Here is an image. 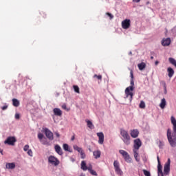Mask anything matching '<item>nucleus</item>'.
Here are the masks:
<instances>
[{
  "label": "nucleus",
  "instance_id": "de8ad7c7",
  "mask_svg": "<svg viewBox=\"0 0 176 176\" xmlns=\"http://www.w3.org/2000/svg\"><path fill=\"white\" fill-rule=\"evenodd\" d=\"M157 160L158 162V164H160V159L159 158V156L157 157Z\"/></svg>",
  "mask_w": 176,
  "mask_h": 176
},
{
  "label": "nucleus",
  "instance_id": "72a5a7b5",
  "mask_svg": "<svg viewBox=\"0 0 176 176\" xmlns=\"http://www.w3.org/2000/svg\"><path fill=\"white\" fill-rule=\"evenodd\" d=\"M106 14L109 17L110 20H112V19H113V15H112V14L107 12Z\"/></svg>",
  "mask_w": 176,
  "mask_h": 176
},
{
  "label": "nucleus",
  "instance_id": "49530a36",
  "mask_svg": "<svg viewBox=\"0 0 176 176\" xmlns=\"http://www.w3.org/2000/svg\"><path fill=\"white\" fill-rule=\"evenodd\" d=\"M62 108H63V109H67V105L63 104V105L62 106Z\"/></svg>",
  "mask_w": 176,
  "mask_h": 176
},
{
  "label": "nucleus",
  "instance_id": "a211bd4d",
  "mask_svg": "<svg viewBox=\"0 0 176 176\" xmlns=\"http://www.w3.org/2000/svg\"><path fill=\"white\" fill-rule=\"evenodd\" d=\"M167 72H168V76L170 78H173V76L174 75V69L171 67H168L167 69Z\"/></svg>",
  "mask_w": 176,
  "mask_h": 176
},
{
  "label": "nucleus",
  "instance_id": "f8f14e48",
  "mask_svg": "<svg viewBox=\"0 0 176 176\" xmlns=\"http://www.w3.org/2000/svg\"><path fill=\"white\" fill-rule=\"evenodd\" d=\"M170 43H171V38H163L162 41V46H170Z\"/></svg>",
  "mask_w": 176,
  "mask_h": 176
},
{
  "label": "nucleus",
  "instance_id": "393cba45",
  "mask_svg": "<svg viewBox=\"0 0 176 176\" xmlns=\"http://www.w3.org/2000/svg\"><path fill=\"white\" fill-rule=\"evenodd\" d=\"M81 169L84 171L87 170V166H86V162L85 161L81 162Z\"/></svg>",
  "mask_w": 176,
  "mask_h": 176
},
{
  "label": "nucleus",
  "instance_id": "6e6d98bb",
  "mask_svg": "<svg viewBox=\"0 0 176 176\" xmlns=\"http://www.w3.org/2000/svg\"><path fill=\"white\" fill-rule=\"evenodd\" d=\"M151 60H153V56H151Z\"/></svg>",
  "mask_w": 176,
  "mask_h": 176
},
{
  "label": "nucleus",
  "instance_id": "5fc2aeb1",
  "mask_svg": "<svg viewBox=\"0 0 176 176\" xmlns=\"http://www.w3.org/2000/svg\"><path fill=\"white\" fill-rule=\"evenodd\" d=\"M0 153H1V155H3V151L0 149Z\"/></svg>",
  "mask_w": 176,
  "mask_h": 176
},
{
  "label": "nucleus",
  "instance_id": "f704fd0d",
  "mask_svg": "<svg viewBox=\"0 0 176 176\" xmlns=\"http://www.w3.org/2000/svg\"><path fill=\"white\" fill-rule=\"evenodd\" d=\"M28 149H30V146L28 144H26L23 148V151H25V152H27Z\"/></svg>",
  "mask_w": 176,
  "mask_h": 176
},
{
  "label": "nucleus",
  "instance_id": "f03ea898",
  "mask_svg": "<svg viewBox=\"0 0 176 176\" xmlns=\"http://www.w3.org/2000/svg\"><path fill=\"white\" fill-rule=\"evenodd\" d=\"M120 135L122 136V140L125 145H130L131 144V138L129 134V132L124 129H120Z\"/></svg>",
  "mask_w": 176,
  "mask_h": 176
},
{
  "label": "nucleus",
  "instance_id": "37998d69",
  "mask_svg": "<svg viewBox=\"0 0 176 176\" xmlns=\"http://www.w3.org/2000/svg\"><path fill=\"white\" fill-rule=\"evenodd\" d=\"M170 163H171V160H170V158H168L167 162L165 164H166L167 166H170Z\"/></svg>",
  "mask_w": 176,
  "mask_h": 176
},
{
  "label": "nucleus",
  "instance_id": "9d476101",
  "mask_svg": "<svg viewBox=\"0 0 176 176\" xmlns=\"http://www.w3.org/2000/svg\"><path fill=\"white\" fill-rule=\"evenodd\" d=\"M45 133L47 138H49L50 141H53V140H54V137L53 136V133L50 131V130H49L47 128H45Z\"/></svg>",
  "mask_w": 176,
  "mask_h": 176
},
{
  "label": "nucleus",
  "instance_id": "09e8293b",
  "mask_svg": "<svg viewBox=\"0 0 176 176\" xmlns=\"http://www.w3.org/2000/svg\"><path fill=\"white\" fill-rule=\"evenodd\" d=\"M55 135H56V137H57L58 138H60V133H56Z\"/></svg>",
  "mask_w": 176,
  "mask_h": 176
},
{
  "label": "nucleus",
  "instance_id": "20e7f679",
  "mask_svg": "<svg viewBox=\"0 0 176 176\" xmlns=\"http://www.w3.org/2000/svg\"><path fill=\"white\" fill-rule=\"evenodd\" d=\"M48 163H50V164H52V166H55V167H57V166L60 164V160H58L57 157L53 155H50L48 157Z\"/></svg>",
  "mask_w": 176,
  "mask_h": 176
},
{
  "label": "nucleus",
  "instance_id": "6e6552de",
  "mask_svg": "<svg viewBox=\"0 0 176 176\" xmlns=\"http://www.w3.org/2000/svg\"><path fill=\"white\" fill-rule=\"evenodd\" d=\"M142 145V142H141V140H140V138L133 140V148L134 149H136V151H138V149L141 148Z\"/></svg>",
  "mask_w": 176,
  "mask_h": 176
},
{
  "label": "nucleus",
  "instance_id": "ddd939ff",
  "mask_svg": "<svg viewBox=\"0 0 176 176\" xmlns=\"http://www.w3.org/2000/svg\"><path fill=\"white\" fill-rule=\"evenodd\" d=\"M130 135L132 138H137L140 135V131H138V129L131 130Z\"/></svg>",
  "mask_w": 176,
  "mask_h": 176
},
{
  "label": "nucleus",
  "instance_id": "0eeeda50",
  "mask_svg": "<svg viewBox=\"0 0 176 176\" xmlns=\"http://www.w3.org/2000/svg\"><path fill=\"white\" fill-rule=\"evenodd\" d=\"M16 141V138L10 136L4 141V144L13 146Z\"/></svg>",
  "mask_w": 176,
  "mask_h": 176
},
{
  "label": "nucleus",
  "instance_id": "39448f33",
  "mask_svg": "<svg viewBox=\"0 0 176 176\" xmlns=\"http://www.w3.org/2000/svg\"><path fill=\"white\" fill-rule=\"evenodd\" d=\"M119 153L122 155L126 163H131V157H130V155H129V153H127V151L124 150H120Z\"/></svg>",
  "mask_w": 176,
  "mask_h": 176
},
{
  "label": "nucleus",
  "instance_id": "7ed1b4c3",
  "mask_svg": "<svg viewBox=\"0 0 176 176\" xmlns=\"http://www.w3.org/2000/svg\"><path fill=\"white\" fill-rule=\"evenodd\" d=\"M133 90H134V79H131V86L128 87L125 89V94L126 97H129L130 96L131 99L130 101L133 100Z\"/></svg>",
  "mask_w": 176,
  "mask_h": 176
},
{
  "label": "nucleus",
  "instance_id": "473e14b6",
  "mask_svg": "<svg viewBox=\"0 0 176 176\" xmlns=\"http://www.w3.org/2000/svg\"><path fill=\"white\" fill-rule=\"evenodd\" d=\"M80 153L81 159H85V157H86V154H85V152H83V151L82 152H80Z\"/></svg>",
  "mask_w": 176,
  "mask_h": 176
},
{
  "label": "nucleus",
  "instance_id": "2f4dec72",
  "mask_svg": "<svg viewBox=\"0 0 176 176\" xmlns=\"http://www.w3.org/2000/svg\"><path fill=\"white\" fill-rule=\"evenodd\" d=\"M94 78H97V79H98L99 80H101V79H102V76H101V75H97V74H95L94 76Z\"/></svg>",
  "mask_w": 176,
  "mask_h": 176
},
{
  "label": "nucleus",
  "instance_id": "13d9d810",
  "mask_svg": "<svg viewBox=\"0 0 176 176\" xmlns=\"http://www.w3.org/2000/svg\"><path fill=\"white\" fill-rule=\"evenodd\" d=\"M164 86H165V87H166V85H165Z\"/></svg>",
  "mask_w": 176,
  "mask_h": 176
},
{
  "label": "nucleus",
  "instance_id": "dca6fc26",
  "mask_svg": "<svg viewBox=\"0 0 176 176\" xmlns=\"http://www.w3.org/2000/svg\"><path fill=\"white\" fill-rule=\"evenodd\" d=\"M167 102H166V98H162L161 100V102L160 104V107L161 108V109H164L166 108V105Z\"/></svg>",
  "mask_w": 176,
  "mask_h": 176
},
{
  "label": "nucleus",
  "instance_id": "c03bdc74",
  "mask_svg": "<svg viewBox=\"0 0 176 176\" xmlns=\"http://www.w3.org/2000/svg\"><path fill=\"white\" fill-rule=\"evenodd\" d=\"M41 16H42L43 17H46V14H45V12H41Z\"/></svg>",
  "mask_w": 176,
  "mask_h": 176
},
{
  "label": "nucleus",
  "instance_id": "a18cd8bd",
  "mask_svg": "<svg viewBox=\"0 0 176 176\" xmlns=\"http://www.w3.org/2000/svg\"><path fill=\"white\" fill-rule=\"evenodd\" d=\"M141 0H133V2H136V3H138Z\"/></svg>",
  "mask_w": 176,
  "mask_h": 176
},
{
  "label": "nucleus",
  "instance_id": "c756f323",
  "mask_svg": "<svg viewBox=\"0 0 176 176\" xmlns=\"http://www.w3.org/2000/svg\"><path fill=\"white\" fill-rule=\"evenodd\" d=\"M143 173L145 176H151V172H149L145 169L143 170Z\"/></svg>",
  "mask_w": 176,
  "mask_h": 176
},
{
  "label": "nucleus",
  "instance_id": "5701e85b",
  "mask_svg": "<svg viewBox=\"0 0 176 176\" xmlns=\"http://www.w3.org/2000/svg\"><path fill=\"white\" fill-rule=\"evenodd\" d=\"M12 104L14 107H19L20 105V102L19 101V100L16 99V98H13L12 99Z\"/></svg>",
  "mask_w": 176,
  "mask_h": 176
},
{
  "label": "nucleus",
  "instance_id": "6ab92c4d",
  "mask_svg": "<svg viewBox=\"0 0 176 176\" xmlns=\"http://www.w3.org/2000/svg\"><path fill=\"white\" fill-rule=\"evenodd\" d=\"M93 155L95 159H100V157H101V151H94Z\"/></svg>",
  "mask_w": 176,
  "mask_h": 176
},
{
  "label": "nucleus",
  "instance_id": "864d4df0",
  "mask_svg": "<svg viewBox=\"0 0 176 176\" xmlns=\"http://www.w3.org/2000/svg\"><path fill=\"white\" fill-rule=\"evenodd\" d=\"M151 56H153V55L155 54V52H151Z\"/></svg>",
  "mask_w": 176,
  "mask_h": 176
},
{
  "label": "nucleus",
  "instance_id": "4d7b16f0",
  "mask_svg": "<svg viewBox=\"0 0 176 176\" xmlns=\"http://www.w3.org/2000/svg\"><path fill=\"white\" fill-rule=\"evenodd\" d=\"M160 146H162V145H163L162 144V142H160Z\"/></svg>",
  "mask_w": 176,
  "mask_h": 176
},
{
  "label": "nucleus",
  "instance_id": "412c9836",
  "mask_svg": "<svg viewBox=\"0 0 176 176\" xmlns=\"http://www.w3.org/2000/svg\"><path fill=\"white\" fill-rule=\"evenodd\" d=\"M164 174H166V175H167V174L170 173V165H166V164L164 165Z\"/></svg>",
  "mask_w": 176,
  "mask_h": 176
},
{
  "label": "nucleus",
  "instance_id": "1a4fd4ad",
  "mask_svg": "<svg viewBox=\"0 0 176 176\" xmlns=\"http://www.w3.org/2000/svg\"><path fill=\"white\" fill-rule=\"evenodd\" d=\"M131 25V21L130 19H125L122 21V27L123 30H129Z\"/></svg>",
  "mask_w": 176,
  "mask_h": 176
},
{
  "label": "nucleus",
  "instance_id": "58836bf2",
  "mask_svg": "<svg viewBox=\"0 0 176 176\" xmlns=\"http://www.w3.org/2000/svg\"><path fill=\"white\" fill-rule=\"evenodd\" d=\"M87 170H88V171H89V173L93 170V167L91 166V165H90L89 166H87Z\"/></svg>",
  "mask_w": 176,
  "mask_h": 176
},
{
  "label": "nucleus",
  "instance_id": "7c9ffc66",
  "mask_svg": "<svg viewBox=\"0 0 176 176\" xmlns=\"http://www.w3.org/2000/svg\"><path fill=\"white\" fill-rule=\"evenodd\" d=\"M133 156L135 159H137V157H138V153L137 152V149H133Z\"/></svg>",
  "mask_w": 176,
  "mask_h": 176
},
{
  "label": "nucleus",
  "instance_id": "9b49d317",
  "mask_svg": "<svg viewBox=\"0 0 176 176\" xmlns=\"http://www.w3.org/2000/svg\"><path fill=\"white\" fill-rule=\"evenodd\" d=\"M96 134L99 138L98 144H100V145H102V144H104V133L102 132H99V133H97Z\"/></svg>",
  "mask_w": 176,
  "mask_h": 176
},
{
  "label": "nucleus",
  "instance_id": "a878e982",
  "mask_svg": "<svg viewBox=\"0 0 176 176\" xmlns=\"http://www.w3.org/2000/svg\"><path fill=\"white\" fill-rule=\"evenodd\" d=\"M74 149L75 151H77V152H79V153H80V152H82L83 150L82 149V148L78 146L77 145H74Z\"/></svg>",
  "mask_w": 176,
  "mask_h": 176
},
{
  "label": "nucleus",
  "instance_id": "ea45409f",
  "mask_svg": "<svg viewBox=\"0 0 176 176\" xmlns=\"http://www.w3.org/2000/svg\"><path fill=\"white\" fill-rule=\"evenodd\" d=\"M130 75H131V79H134V74H133V70H131Z\"/></svg>",
  "mask_w": 176,
  "mask_h": 176
},
{
  "label": "nucleus",
  "instance_id": "79ce46f5",
  "mask_svg": "<svg viewBox=\"0 0 176 176\" xmlns=\"http://www.w3.org/2000/svg\"><path fill=\"white\" fill-rule=\"evenodd\" d=\"M1 109L3 111H6V109H8V105L7 104L4 105L3 107H1Z\"/></svg>",
  "mask_w": 176,
  "mask_h": 176
},
{
  "label": "nucleus",
  "instance_id": "cd10ccee",
  "mask_svg": "<svg viewBox=\"0 0 176 176\" xmlns=\"http://www.w3.org/2000/svg\"><path fill=\"white\" fill-rule=\"evenodd\" d=\"M140 108H141L142 109H144L145 108V102H144L143 100H142L139 104Z\"/></svg>",
  "mask_w": 176,
  "mask_h": 176
},
{
  "label": "nucleus",
  "instance_id": "e433bc0d",
  "mask_svg": "<svg viewBox=\"0 0 176 176\" xmlns=\"http://www.w3.org/2000/svg\"><path fill=\"white\" fill-rule=\"evenodd\" d=\"M89 173H90V174H91L92 175H96V176H97V172H96V170H91Z\"/></svg>",
  "mask_w": 176,
  "mask_h": 176
},
{
  "label": "nucleus",
  "instance_id": "8fccbe9b",
  "mask_svg": "<svg viewBox=\"0 0 176 176\" xmlns=\"http://www.w3.org/2000/svg\"><path fill=\"white\" fill-rule=\"evenodd\" d=\"M75 140V135H73L72 137V138H71V140L72 141H74Z\"/></svg>",
  "mask_w": 176,
  "mask_h": 176
},
{
  "label": "nucleus",
  "instance_id": "bb28decb",
  "mask_svg": "<svg viewBox=\"0 0 176 176\" xmlns=\"http://www.w3.org/2000/svg\"><path fill=\"white\" fill-rule=\"evenodd\" d=\"M73 88L74 89V91L76 93H78V94H79L80 93V91H79V87H78V85H74Z\"/></svg>",
  "mask_w": 176,
  "mask_h": 176
},
{
  "label": "nucleus",
  "instance_id": "423d86ee",
  "mask_svg": "<svg viewBox=\"0 0 176 176\" xmlns=\"http://www.w3.org/2000/svg\"><path fill=\"white\" fill-rule=\"evenodd\" d=\"M113 166H114L116 174H118V175H122V174H123V171H122V169H120L118 161L117 160L114 161Z\"/></svg>",
  "mask_w": 176,
  "mask_h": 176
},
{
  "label": "nucleus",
  "instance_id": "f3484780",
  "mask_svg": "<svg viewBox=\"0 0 176 176\" xmlns=\"http://www.w3.org/2000/svg\"><path fill=\"white\" fill-rule=\"evenodd\" d=\"M6 168H8L10 170H13V168H16V164L14 163H8L6 165Z\"/></svg>",
  "mask_w": 176,
  "mask_h": 176
},
{
  "label": "nucleus",
  "instance_id": "2eb2a0df",
  "mask_svg": "<svg viewBox=\"0 0 176 176\" xmlns=\"http://www.w3.org/2000/svg\"><path fill=\"white\" fill-rule=\"evenodd\" d=\"M53 112L55 116H61L63 115V111L58 108H54L53 109Z\"/></svg>",
  "mask_w": 176,
  "mask_h": 176
},
{
  "label": "nucleus",
  "instance_id": "f257e3e1",
  "mask_svg": "<svg viewBox=\"0 0 176 176\" xmlns=\"http://www.w3.org/2000/svg\"><path fill=\"white\" fill-rule=\"evenodd\" d=\"M171 123L173 124V133L171 132L170 129L167 130V139L172 148H175L176 146V120L174 116L170 118Z\"/></svg>",
  "mask_w": 176,
  "mask_h": 176
},
{
  "label": "nucleus",
  "instance_id": "3c124183",
  "mask_svg": "<svg viewBox=\"0 0 176 176\" xmlns=\"http://www.w3.org/2000/svg\"><path fill=\"white\" fill-rule=\"evenodd\" d=\"M136 162H140V158H138V157H137L136 158H135Z\"/></svg>",
  "mask_w": 176,
  "mask_h": 176
},
{
  "label": "nucleus",
  "instance_id": "c9c22d12",
  "mask_svg": "<svg viewBox=\"0 0 176 176\" xmlns=\"http://www.w3.org/2000/svg\"><path fill=\"white\" fill-rule=\"evenodd\" d=\"M28 155H29V156L32 157V155H33L32 150L31 149L28 150Z\"/></svg>",
  "mask_w": 176,
  "mask_h": 176
},
{
  "label": "nucleus",
  "instance_id": "4c0bfd02",
  "mask_svg": "<svg viewBox=\"0 0 176 176\" xmlns=\"http://www.w3.org/2000/svg\"><path fill=\"white\" fill-rule=\"evenodd\" d=\"M38 140H42V138H43V134L38 133Z\"/></svg>",
  "mask_w": 176,
  "mask_h": 176
},
{
  "label": "nucleus",
  "instance_id": "b1692460",
  "mask_svg": "<svg viewBox=\"0 0 176 176\" xmlns=\"http://www.w3.org/2000/svg\"><path fill=\"white\" fill-rule=\"evenodd\" d=\"M86 122H87V127H89V129H94V125L93 124V122H91V121L86 120Z\"/></svg>",
  "mask_w": 176,
  "mask_h": 176
},
{
  "label": "nucleus",
  "instance_id": "4468645a",
  "mask_svg": "<svg viewBox=\"0 0 176 176\" xmlns=\"http://www.w3.org/2000/svg\"><path fill=\"white\" fill-rule=\"evenodd\" d=\"M55 151L58 155H60V156L63 155V149H61V147L58 144H56L54 146Z\"/></svg>",
  "mask_w": 176,
  "mask_h": 176
},
{
  "label": "nucleus",
  "instance_id": "aec40b11",
  "mask_svg": "<svg viewBox=\"0 0 176 176\" xmlns=\"http://www.w3.org/2000/svg\"><path fill=\"white\" fill-rule=\"evenodd\" d=\"M157 168H158V176H164L163 175V170H162L163 167L162 166V164H158Z\"/></svg>",
  "mask_w": 176,
  "mask_h": 176
},
{
  "label": "nucleus",
  "instance_id": "c85d7f7f",
  "mask_svg": "<svg viewBox=\"0 0 176 176\" xmlns=\"http://www.w3.org/2000/svg\"><path fill=\"white\" fill-rule=\"evenodd\" d=\"M63 149L65 151H69V146H68V144H63Z\"/></svg>",
  "mask_w": 176,
  "mask_h": 176
},
{
  "label": "nucleus",
  "instance_id": "a19ab883",
  "mask_svg": "<svg viewBox=\"0 0 176 176\" xmlns=\"http://www.w3.org/2000/svg\"><path fill=\"white\" fill-rule=\"evenodd\" d=\"M15 119H16L17 120H19V119H20V114L16 113V114H15Z\"/></svg>",
  "mask_w": 176,
  "mask_h": 176
},
{
  "label": "nucleus",
  "instance_id": "4be33fe9",
  "mask_svg": "<svg viewBox=\"0 0 176 176\" xmlns=\"http://www.w3.org/2000/svg\"><path fill=\"white\" fill-rule=\"evenodd\" d=\"M138 67L140 71H142L144 68H146V64H145V63L142 62V63L138 64Z\"/></svg>",
  "mask_w": 176,
  "mask_h": 176
},
{
  "label": "nucleus",
  "instance_id": "603ef678",
  "mask_svg": "<svg viewBox=\"0 0 176 176\" xmlns=\"http://www.w3.org/2000/svg\"><path fill=\"white\" fill-rule=\"evenodd\" d=\"M155 65H158L159 61L156 60V61L155 62Z\"/></svg>",
  "mask_w": 176,
  "mask_h": 176
}]
</instances>
